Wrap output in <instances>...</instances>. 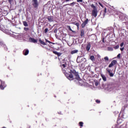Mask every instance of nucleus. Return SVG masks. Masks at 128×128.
Masks as SVG:
<instances>
[{
  "instance_id": "obj_1",
  "label": "nucleus",
  "mask_w": 128,
  "mask_h": 128,
  "mask_svg": "<svg viewBox=\"0 0 128 128\" xmlns=\"http://www.w3.org/2000/svg\"><path fill=\"white\" fill-rule=\"evenodd\" d=\"M70 74L68 76V78L70 80H74V76H75V78L78 80H80V75H78V73L76 72V70L72 68H71L70 69Z\"/></svg>"
},
{
  "instance_id": "obj_2",
  "label": "nucleus",
  "mask_w": 128,
  "mask_h": 128,
  "mask_svg": "<svg viewBox=\"0 0 128 128\" xmlns=\"http://www.w3.org/2000/svg\"><path fill=\"white\" fill-rule=\"evenodd\" d=\"M90 6L91 8H92L94 9L92 11V15L94 18H96V16H98V9L96 8V6H94V4H92L90 5Z\"/></svg>"
},
{
  "instance_id": "obj_3",
  "label": "nucleus",
  "mask_w": 128,
  "mask_h": 128,
  "mask_svg": "<svg viewBox=\"0 0 128 128\" xmlns=\"http://www.w3.org/2000/svg\"><path fill=\"white\" fill-rule=\"evenodd\" d=\"M32 5L33 6L34 8H38L39 5L38 0H32Z\"/></svg>"
},
{
  "instance_id": "obj_4",
  "label": "nucleus",
  "mask_w": 128,
  "mask_h": 128,
  "mask_svg": "<svg viewBox=\"0 0 128 128\" xmlns=\"http://www.w3.org/2000/svg\"><path fill=\"white\" fill-rule=\"evenodd\" d=\"M6 87V84L2 80H0V90H4V88Z\"/></svg>"
},
{
  "instance_id": "obj_5",
  "label": "nucleus",
  "mask_w": 128,
  "mask_h": 128,
  "mask_svg": "<svg viewBox=\"0 0 128 128\" xmlns=\"http://www.w3.org/2000/svg\"><path fill=\"white\" fill-rule=\"evenodd\" d=\"M118 64L116 60H113L111 62V63L108 65V68H112L114 66H116Z\"/></svg>"
},
{
  "instance_id": "obj_6",
  "label": "nucleus",
  "mask_w": 128,
  "mask_h": 128,
  "mask_svg": "<svg viewBox=\"0 0 128 128\" xmlns=\"http://www.w3.org/2000/svg\"><path fill=\"white\" fill-rule=\"evenodd\" d=\"M88 24V19L86 18L82 24V28H84V26H86Z\"/></svg>"
},
{
  "instance_id": "obj_7",
  "label": "nucleus",
  "mask_w": 128,
  "mask_h": 128,
  "mask_svg": "<svg viewBox=\"0 0 128 128\" xmlns=\"http://www.w3.org/2000/svg\"><path fill=\"white\" fill-rule=\"evenodd\" d=\"M68 66V62L66 60H63V62H62V64L60 65V66H62V68H66V66Z\"/></svg>"
},
{
  "instance_id": "obj_8",
  "label": "nucleus",
  "mask_w": 128,
  "mask_h": 128,
  "mask_svg": "<svg viewBox=\"0 0 128 128\" xmlns=\"http://www.w3.org/2000/svg\"><path fill=\"white\" fill-rule=\"evenodd\" d=\"M29 40L30 42H34V44H36V43L38 42V40H36L32 37L29 38Z\"/></svg>"
},
{
  "instance_id": "obj_9",
  "label": "nucleus",
  "mask_w": 128,
  "mask_h": 128,
  "mask_svg": "<svg viewBox=\"0 0 128 128\" xmlns=\"http://www.w3.org/2000/svg\"><path fill=\"white\" fill-rule=\"evenodd\" d=\"M106 70L107 72H108V74H109L110 76V77L114 76V74H112V72H110V69L106 68Z\"/></svg>"
},
{
  "instance_id": "obj_10",
  "label": "nucleus",
  "mask_w": 128,
  "mask_h": 128,
  "mask_svg": "<svg viewBox=\"0 0 128 128\" xmlns=\"http://www.w3.org/2000/svg\"><path fill=\"white\" fill-rule=\"evenodd\" d=\"M29 52H30V51L28 50L25 49L23 51V54H24V56H28Z\"/></svg>"
},
{
  "instance_id": "obj_11",
  "label": "nucleus",
  "mask_w": 128,
  "mask_h": 128,
  "mask_svg": "<svg viewBox=\"0 0 128 128\" xmlns=\"http://www.w3.org/2000/svg\"><path fill=\"white\" fill-rule=\"evenodd\" d=\"M100 76L102 78V80L104 82H106V77L104 74H100Z\"/></svg>"
},
{
  "instance_id": "obj_12",
  "label": "nucleus",
  "mask_w": 128,
  "mask_h": 128,
  "mask_svg": "<svg viewBox=\"0 0 128 128\" xmlns=\"http://www.w3.org/2000/svg\"><path fill=\"white\" fill-rule=\"evenodd\" d=\"M52 52L54 54H56V56H62V53L58 52L56 51H52Z\"/></svg>"
},
{
  "instance_id": "obj_13",
  "label": "nucleus",
  "mask_w": 128,
  "mask_h": 128,
  "mask_svg": "<svg viewBox=\"0 0 128 128\" xmlns=\"http://www.w3.org/2000/svg\"><path fill=\"white\" fill-rule=\"evenodd\" d=\"M48 22H54V17L52 16H48Z\"/></svg>"
},
{
  "instance_id": "obj_14",
  "label": "nucleus",
  "mask_w": 128,
  "mask_h": 128,
  "mask_svg": "<svg viewBox=\"0 0 128 128\" xmlns=\"http://www.w3.org/2000/svg\"><path fill=\"white\" fill-rule=\"evenodd\" d=\"M80 36L84 38V29L81 30H80Z\"/></svg>"
},
{
  "instance_id": "obj_15",
  "label": "nucleus",
  "mask_w": 128,
  "mask_h": 128,
  "mask_svg": "<svg viewBox=\"0 0 128 128\" xmlns=\"http://www.w3.org/2000/svg\"><path fill=\"white\" fill-rule=\"evenodd\" d=\"M86 50L87 52H88V50H90V43H88L87 44V46L86 47Z\"/></svg>"
},
{
  "instance_id": "obj_16",
  "label": "nucleus",
  "mask_w": 128,
  "mask_h": 128,
  "mask_svg": "<svg viewBox=\"0 0 128 128\" xmlns=\"http://www.w3.org/2000/svg\"><path fill=\"white\" fill-rule=\"evenodd\" d=\"M39 42H40V44H42L43 46H46V42H44L42 41V39H39Z\"/></svg>"
},
{
  "instance_id": "obj_17",
  "label": "nucleus",
  "mask_w": 128,
  "mask_h": 128,
  "mask_svg": "<svg viewBox=\"0 0 128 128\" xmlns=\"http://www.w3.org/2000/svg\"><path fill=\"white\" fill-rule=\"evenodd\" d=\"M78 52V50H72L71 52H70V54H76V52Z\"/></svg>"
},
{
  "instance_id": "obj_18",
  "label": "nucleus",
  "mask_w": 128,
  "mask_h": 128,
  "mask_svg": "<svg viewBox=\"0 0 128 128\" xmlns=\"http://www.w3.org/2000/svg\"><path fill=\"white\" fill-rule=\"evenodd\" d=\"M22 22L24 26H28V22H26V21H24Z\"/></svg>"
},
{
  "instance_id": "obj_19",
  "label": "nucleus",
  "mask_w": 128,
  "mask_h": 128,
  "mask_svg": "<svg viewBox=\"0 0 128 128\" xmlns=\"http://www.w3.org/2000/svg\"><path fill=\"white\" fill-rule=\"evenodd\" d=\"M103 16H106V8H104V10H103Z\"/></svg>"
},
{
  "instance_id": "obj_20",
  "label": "nucleus",
  "mask_w": 128,
  "mask_h": 128,
  "mask_svg": "<svg viewBox=\"0 0 128 128\" xmlns=\"http://www.w3.org/2000/svg\"><path fill=\"white\" fill-rule=\"evenodd\" d=\"M104 60L105 62H108L109 59H108V56H105L104 58Z\"/></svg>"
},
{
  "instance_id": "obj_21",
  "label": "nucleus",
  "mask_w": 128,
  "mask_h": 128,
  "mask_svg": "<svg viewBox=\"0 0 128 128\" xmlns=\"http://www.w3.org/2000/svg\"><path fill=\"white\" fill-rule=\"evenodd\" d=\"M90 60H92V61L94 60V56H90Z\"/></svg>"
},
{
  "instance_id": "obj_22",
  "label": "nucleus",
  "mask_w": 128,
  "mask_h": 128,
  "mask_svg": "<svg viewBox=\"0 0 128 128\" xmlns=\"http://www.w3.org/2000/svg\"><path fill=\"white\" fill-rule=\"evenodd\" d=\"M79 126H81V127L84 126V122H80Z\"/></svg>"
},
{
  "instance_id": "obj_23",
  "label": "nucleus",
  "mask_w": 128,
  "mask_h": 128,
  "mask_svg": "<svg viewBox=\"0 0 128 128\" xmlns=\"http://www.w3.org/2000/svg\"><path fill=\"white\" fill-rule=\"evenodd\" d=\"M74 4H76V2H73L70 4H67L66 6H74Z\"/></svg>"
},
{
  "instance_id": "obj_24",
  "label": "nucleus",
  "mask_w": 128,
  "mask_h": 128,
  "mask_svg": "<svg viewBox=\"0 0 128 128\" xmlns=\"http://www.w3.org/2000/svg\"><path fill=\"white\" fill-rule=\"evenodd\" d=\"M62 72L66 74V68L62 67Z\"/></svg>"
},
{
  "instance_id": "obj_25",
  "label": "nucleus",
  "mask_w": 128,
  "mask_h": 128,
  "mask_svg": "<svg viewBox=\"0 0 128 128\" xmlns=\"http://www.w3.org/2000/svg\"><path fill=\"white\" fill-rule=\"evenodd\" d=\"M75 26H77V28H80V23H78V22H76V25Z\"/></svg>"
},
{
  "instance_id": "obj_26",
  "label": "nucleus",
  "mask_w": 128,
  "mask_h": 128,
  "mask_svg": "<svg viewBox=\"0 0 128 128\" xmlns=\"http://www.w3.org/2000/svg\"><path fill=\"white\" fill-rule=\"evenodd\" d=\"M24 30H25V32H28V30H30V28H24Z\"/></svg>"
},
{
  "instance_id": "obj_27",
  "label": "nucleus",
  "mask_w": 128,
  "mask_h": 128,
  "mask_svg": "<svg viewBox=\"0 0 128 128\" xmlns=\"http://www.w3.org/2000/svg\"><path fill=\"white\" fill-rule=\"evenodd\" d=\"M118 48H120V46H118V45H116V46H114V48L115 50H118Z\"/></svg>"
},
{
  "instance_id": "obj_28",
  "label": "nucleus",
  "mask_w": 128,
  "mask_h": 128,
  "mask_svg": "<svg viewBox=\"0 0 128 128\" xmlns=\"http://www.w3.org/2000/svg\"><path fill=\"white\" fill-rule=\"evenodd\" d=\"M120 20H124V16H120Z\"/></svg>"
},
{
  "instance_id": "obj_29",
  "label": "nucleus",
  "mask_w": 128,
  "mask_h": 128,
  "mask_svg": "<svg viewBox=\"0 0 128 128\" xmlns=\"http://www.w3.org/2000/svg\"><path fill=\"white\" fill-rule=\"evenodd\" d=\"M67 28H69V30H70L71 32H72V28H70V26H67Z\"/></svg>"
},
{
  "instance_id": "obj_30",
  "label": "nucleus",
  "mask_w": 128,
  "mask_h": 128,
  "mask_svg": "<svg viewBox=\"0 0 128 128\" xmlns=\"http://www.w3.org/2000/svg\"><path fill=\"white\" fill-rule=\"evenodd\" d=\"M96 104H100V100H96Z\"/></svg>"
},
{
  "instance_id": "obj_31",
  "label": "nucleus",
  "mask_w": 128,
  "mask_h": 128,
  "mask_svg": "<svg viewBox=\"0 0 128 128\" xmlns=\"http://www.w3.org/2000/svg\"><path fill=\"white\" fill-rule=\"evenodd\" d=\"M48 28H46L44 30V32H45V34H46V32H48Z\"/></svg>"
},
{
  "instance_id": "obj_32",
  "label": "nucleus",
  "mask_w": 128,
  "mask_h": 128,
  "mask_svg": "<svg viewBox=\"0 0 128 128\" xmlns=\"http://www.w3.org/2000/svg\"><path fill=\"white\" fill-rule=\"evenodd\" d=\"M46 42H48L49 44H52V42H50V40L46 39Z\"/></svg>"
},
{
  "instance_id": "obj_33",
  "label": "nucleus",
  "mask_w": 128,
  "mask_h": 128,
  "mask_svg": "<svg viewBox=\"0 0 128 128\" xmlns=\"http://www.w3.org/2000/svg\"><path fill=\"white\" fill-rule=\"evenodd\" d=\"M117 58H120V54H118L117 56Z\"/></svg>"
},
{
  "instance_id": "obj_34",
  "label": "nucleus",
  "mask_w": 128,
  "mask_h": 128,
  "mask_svg": "<svg viewBox=\"0 0 128 128\" xmlns=\"http://www.w3.org/2000/svg\"><path fill=\"white\" fill-rule=\"evenodd\" d=\"M95 86H98V82H95Z\"/></svg>"
},
{
  "instance_id": "obj_35",
  "label": "nucleus",
  "mask_w": 128,
  "mask_h": 128,
  "mask_svg": "<svg viewBox=\"0 0 128 128\" xmlns=\"http://www.w3.org/2000/svg\"><path fill=\"white\" fill-rule=\"evenodd\" d=\"M77 2H82V0H77Z\"/></svg>"
},
{
  "instance_id": "obj_36",
  "label": "nucleus",
  "mask_w": 128,
  "mask_h": 128,
  "mask_svg": "<svg viewBox=\"0 0 128 128\" xmlns=\"http://www.w3.org/2000/svg\"><path fill=\"white\" fill-rule=\"evenodd\" d=\"M0 46L4 45V42H3L2 41H0Z\"/></svg>"
},
{
  "instance_id": "obj_37",
  "label": "nucleus",
  "mask_w": 128,
  "mask_h": 128,
  "mask_svg": "<svg viewBox=\"0 0 128 128\" xmlns=\"http://www.w3.org/2000/svg\"><path fill=\"white\" fill-rule=\"evenodd\" d=\"M43 48H46V50H50V49H48V47H44V46H42Z\"/></svg>"
},
{
  "instance_id": "obj_38",
  "label": "nucleus",
  "mask_w": 128,
  "mask_h": 128,
  "mask_svg": "<svg viewBox=\"0 0 128 128\" xmlns=\"http://www.w3.org/2000/svg\"><path fill=\"white\" fill-rule=\"evenodd\" d=\"M13 0H8L9 3L10 4H12V2Z\"/></svg>"
},
{
  "instance_id": "obj_39",
  "label": "nucleus",
  "mask_w": 128,
  "mask_h": 128,
  "mask_svg": "<svg viewBox=\"0 0 128 128\" xmlns=\"http://www.w3.org/2000/svg\"><path fill=\"white\" fill-rule=\"evenodd\" d=\"M99 4L102 6V8H104V5H102L100 2H99Z\"/></svg>"
},
{
  "instance_id": "obj_40",
  "label": "nucleus",
  "mask_w": 128,
  "mask_h": 128,
  "mask_svg": "<svg viewBox=\"0 0 128 128\" xmlns=\"http://www.w3.org/2000/svg\"><path fill=\"white\" fill-rule=\"evenodd\" d=\"M120 46L122 47L124 46V42L120 44Z\"/></svg>"
},
{
  "instance_id": "obj_41",
  "label": "nucleus",
  "mask_w": 128,
  "mask_h": 128,
  "mask_svg": "<svg viewBox=\"0 0 128 128\" xmlns=\"http://www.w3.org/2000/svg\"><path fill=\"white\" fill-rule=\"evenodd\" d=\"M72 24H75V26H76V22H72Z\"/></svg>"
},
{
  "instance_id": "obj_42",
  "label": "nucleus",
  "mask_w": 128,
  "mask_h": 128,
  "mask_svg": "<svg viewBox=\"0 0 128 128\" xmlns=\"http://www.w3.org/2000/svg\"><path fill=\"white\" fill-rule=\"evenodd\" d=\"M124 48H120L121 52H123L124 51Z\"/></svg>"
},
{
  "instance_id": "obj_43",
  "label": "nucleus",
  "mask_w": 128,
  "mask_h": 128,
  "mask_svg": "<svg viewBox=\"0 0 128 128\" xmlns=\"http://www.w3.org/2000/svg\"><path fill=\"white\" fill-rule=\"evenodd\" d=\"M58 32V30L55 29L54 30V32Z\"/></svg>"
},
{
  "instance_id": "obj_44",
  "label": "nucleus",
  "mask_w": 128,
  "mask_h": 128,
  "mask_svg": "<svg viewBox=\"0 0 128 128\" xmlns=\"http://www.w3.org/2000/svg\"><path fill=\"white\" fill-rule=\"evenodd\" d=\"M72 0H66V2H70Z\"/></svg>"
},
{
  "instance_id": "obj_45",
  "label": "nucleus",
  "mask_w": 128,
  "mask_h": 128,
  "mask_svg": "<svg viewBox=\"0 0 128 128\" xmlns=\"http://www.w3.org/2000/svg\"><path fill=\"white\" fill-rule=\"evenodd\" d=\"M102 42H104V39L102 40Z\"/></svg>"
},
{
  "instance_id": "obj_46",
  "label": "nucleus",
  "mask_w": 128,
  "mask_h": 128,
  "mask_svg": "<svg viewBox=\"0 0 128 128\" xmlns=\"http://www.w3.org/2000/svg\"><path fill=\"white\" fill-rule=\"evenodd\" d=\"M54 126H56V125H54Z\"/></svg>"
}]
</instances>
